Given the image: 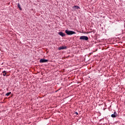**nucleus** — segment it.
Returning <instances> with one entry per match:
<instances>
[{
	"label": "nucleus",
	"mask_w": 125,
	"mask_h": 125,
	"mask_svg": "<svg viewBox=\"0 0 125 125\" xmlns=\"http://www.w3.org/2000/svg\"><path fill=\"white\" fill-rule=\"evenodd\" d=\"M65 33L66 34H67V35H68L69 36L71 35H74V34H76V32L73 31H68L67 30H65Z\"/></svg>",
	"instance_id": "nucleus-1"
},
{
	"label": "nucleus",
	"mask_w": 125,
	"mask_h": 125,
	"mask_svg": "<svg viewBox=\"0 0 125 125\" xmlns=\"http://www.w3.org/2000/svg\"><path fill=\"white\" fill-rule=\"evenodd\" d=\"M80 40H83V41H88V37L87 36H82L80 37Z\"/></svg>",
	"instance_id": "nucleus-2"
},
{
	"label": "nucleus",
	"mask_w": 125,
	"mask_h": 125,
	"mask_svg": "<svg viewBox=\"0 0 125 125\" xmlns=\"http://www.w3.org/2000/svg\"><path fill=\"white\" fill-rule=\"evenodd\" d=\"M47 62H48V60H45L43 59H42L40 60V63H46Z\"/></svg>",
	"instance_id": "nucleus-3"
},
{
	"label": "nucleus",
	"mask_w": 125,
	"mask_h": 125,
	"mask_svg": "<svg viewBox=\"0 0 125 125\" xmlns=\"http://www.w3.org/2000/svg\"><path fill=\"white\" fill-rule=\"evenodd\" d=\"M67 49V46H61V47H59L58 48V50H63V49Z\"/></svg>",
	"instance_id": "nucleus-4"
},
{
	"label": "nucleus",
	"mask_w": 125,
	"mask_h": 125,
	"mask_svg": "<svg viewBox=\"0 0 125 125\" xmlns=\"http://www.w3.org/2000/svg\"><path fill=\"white\" fill-rule=\"evenodd\" d=\"M118 116V114H117V112H114L113 114L111 115L112 118H116Z\"/></svg>",
	"instance_id": "nucleus-5"
},
{
	"label": "nucleus",
	"mask_w": 125,
	"mask_h": 125,
	"mask_svg": "<svg viewBox=\"0 0 125 125\" xmlns=\"http://www.w3.org/2000/svg\"><path fill=\"white\" fill-rule=\"evenodd\" d=\"M59 35H60V36H61L62 37H65V33H63V32H59Z\"/></svg>",
	"instance_id": "nucleus-6"
},
{
	"label": "nucleus",
	"mask_w": 125,
	"mask_h": 125,
	"mask_svg": "<svg viewBox=\"0 0 125 125\" xmlns=\"http://www.w3.org/2000/svg\"><path fill=\"white\" fill-rule=\"evenodd\" d=\"M2 74H3V76L4 77H5V76H6V74H7V73L6 72V71L4 70L3 72H2Z\"/></svg>",
	"instance_id": "nucleus-7"
},
{
	"label": "nucleus",
	"mask_w": 125,
	"mask_h": 125,
	"mask_svg": "<svg viewBox=\"0 0 125 125\" xmlns=\"http://www.w3.org/2000/svg\"><path fill=\"white\" fill-rule=\"evenodd\" d=\"M18 7L19 8L20 10H22V8H21L20 4L18 3Z\"/></svg>",
	"instance_id": "nucleus-8"
},
{
	"label": "nucleus",
	"mask_w": 125,
	"mask_h": 125,
	"mask_svg": "<svg viewBox=\"0 0 125 125\" xmlns=\"http://www.w3.org/2000/svg\"><path fill=\"white\" fill-rule=\"evenodd\" d=\"M10 94H11V92H8L6 94L5 96H9V95H10Z\"/></svg>",
	"instance_id": "nucleus-9"
},
{
	"label": "nucleus",
	"mask_w": 125,
	"mask_h": 125,
	"mask_svg": "<svg viewBox=\"0 0 125 125\" xmlns=\"http://www.w3.org/2000/svg\"><path fill=\"white\" fill-rule=\"evenodd\" d=\"M74 7H76L77 9H79V8H80V7H79L78 6H74Z\"/></svg>",
	"instance_id": "nucleus-10"
},
{
	"label": "nucleus",
	"mask_w": 125,
	"mask_h": 125,
	"mask_svg": "<svg viewBox=\"0 0 125 125\" xmlns=\"http://www.w3.org/2000/svg\"><path fill=\"white\" fill-rule=\"evenodd\" d=\"M75 114H76V115H79V113H78V112H75Z\"/></svg>",
	"instance_id": "nucleus-11"
}]
</instances>
